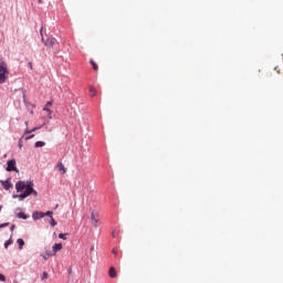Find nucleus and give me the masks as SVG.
Instances as JSON below:
<instances>
[{
	"mask_svg": "<svg viewBox=\"0 0 283 283\" xmlns=\"http://www.w3.org/2000/svg\"><path fill=\"white\" fill-rule=\"evenodd\" d=\"M15 189L20 195H14L13 198H19L20 200H25V198H28V196H32V193L33 196H38L32 181H18L15 184Z\"/></svg>",
	"mask_w": 283,
	"mask_h": 283,
	"instance_id": "f257e3e1",
	"label": "nucleus"
},
{
	"mask_svg": "<svg viewBox=\"0 0 283 283\" xmlns=\"http://www.w3.org/2000/svg\"><path fill=\"white\" fill-rule=\"evenodd\" d=\"M8 76H10V71H8V63L0 60V85H3L8 81Z\"/></svg>",
	"mask_w": 283,
	"mask_h": 283,
	"instance_id": "f03ea898",
	"label": "nucleus"
},
{
	"mask_svg": "<svg viewBox=\"0 0 283 283\" xmlns=\"http://www.w3.org/2000/svg\"><path fill=\"white\" fill-rule=\"evenodd\" d=\"M91 221L92 226L95 227V229L98 227V222H101V214H98V211L91 209Z\"/></svg>",
	"mask_w": 283,
	"mask_h": 283,
	"instance_id": "7ed1b4c3",
	"label": "nucleus"
},
{
	"mask_svg": "<svg viewBox=\"0 0 283 283\" xmlns=\"http://www.w3.org/2000/svg\"><path fill=\"white\" fill-rule=\"evenodd\" d=\"M45 216H48L49 218H52V216H54L53 211H46V212H40V211H35L32 214L33 220H41V218H45Z\"/></svg>",
	"mask_w": 283,
	"mask_h": 283,
	"instance_id": "20e7f679",
	"label": "nucleus"
},
{
	"mask_svg": "<svg viewBox=\"0 0 283 283\" xmlns=\"http://www.w3.org/2000/svg\"><path fill=\"white\" fill-rule=\"evenodd\" d=\"M7 171H15L19 174V169L17 168V160L11 159L7 163Z\"/></svg>",
	"mask_w": 283,
	"mask_h": 283,
	"instance_id": "39448f33",
	"label": "nucleus"
},
{
	"mask_svg": "<svg viewBox=\"0 0 283 283\" xmlns=\"http://www.w3.org/2000/svg\"><path fill=\"white\" fill-rule=\"evenodd\" d=\"M63 249V243H55L53 245V251L46 252V255L52 256V255H56V253H59V251H61Z\"/></svg>",
	"mask_w": 283,
	"mask_h": 283,
	"instance_id": "423d86ee",
	"label": "nucleus"
},
{
	"mask_svg": "<svg viewBox=\"0 0 283 283\" xmlns=\"http://www.w3.org/2000/svg\"><path fill=\"white\" fill-rule=\"evenodd\" d=\"M42 41L44 42V45H46V48H54L55 43H56V39L54 38H49V39H44L42 35Z\"/></svg>",
	"mask_w": 283,
	"mask_h": 283,
	"instance_id": "0eeeda50",
	"label": "nucleus"
},
{
	"mask_svg": "<svg viewBox=\"0 0 283 283\" xmlns=\"http://www.w3.org/2000/svg\"><path fill=\"white\" fill-rule=\"evenodd\" d=\"M1 185L6 191H9V189H12V182H10V179H7L6 181H1Z\"/></svg>",
	"mask_w": 283,
	"mask_h": 283,
	"instance_id": "6e6552de",
	"label": "nucleus"
},
{
	"mask_svg": "<svg viewBox=\"0 0 283 283\" xmlns=\"http://www.w3.org/2000/svg\"><path fill=\"white\" fill-rule=\"evenodd\" d=\"M57 169L62 172V175L67 174V168H65V165H63L61 161L57 164Z\"/></svg>",
	"mask_w": 283,
	"mask_h": 283,
	"instance_id": "1a4fd4ad",
	"label": "nucleus"
},
{
	"mask_svg": "<svg viewBox=\"0 0 283 283\" xmlns=\"http://www.w3.org/2000/svg\"><path fill=\"white\" fill-rule=\"evenodd\" d=\"M108 275L109 277H116L117 273L114 266L109 268Z\"/></svg>",
	"mask_w": 283,
	"mask_h": 283,
	"instance_id": "9d476101",
	"label": "nucleus"
},
{
	"mask_svg": "<svg viewBox=\"0 0 283 283\" xmlns=\"http://www.w3.org/2000/svg\"><path fill=\"white\" fill-rule=\"evenodd\" d=\"M90 96L92 97V98H94V96H96V88H94V86H90Z\"/></svg>",
	"mask_w": 283,
	"mask_h": 283,
	"instance_id": "9b49d317",
	"label": "nucleus"
},
{
	"mask_svg": "<svg viewBox=\"0 0 283 283\" xmlns=\"http://www.w3.org/2000/svg\"><path fill=\"white\" fill-rule=\"evenodd\" d=\"M17 218H20V219H22V220H28V214H25V212H19V213L17 214Z\"/></svg>",
	"mask_w": 283,
	"mask_h": 283,
	"instance_id": "f8f14e48",
	"label": "nucleus"
},
{
	"mask_svg": "<svg viewBox=\"0 0 283 283\" xmlns=\"http://www.w3.org/2000/svg\"><path fill=\"white\" fill-rule=\"evenodd\" d=\"M17 243L19 244V249H23V247H25V241H23V239H18Z\"/></svg>",
	"mask_w": 283,
	"mask_h": 283,
	"instance_id": "ddd939ff",
	"label": "nucleus"
},
{
	"mask_svg": "<svg viewBox=\"0 0 283 283\" xmlns=\"http://www.w3.org/2000/svg\"><path fill=\"white\" fill-rule=\"evenodd\" d=\"M43 112H48L49 119L52 120V111L48 106L43 108Z\"/></svg>",
	"mask_w": 283,
	"mask_h": 283,
	"instance_id": "4468645a",
	"label": "nucleus"
},
{
	"mask_svg": "<svg viewBox=\"0 0 283 283\" xmlns=\"http://www.w3.org/2000/svg\"><path fill=\"white\" fill-rule=\"evenodd\" d=\"M91 65L93 66V70H95V72H98V64H96L94 60H91Z\"/></svg>",
	"mask_w": 283,
	"mask_h": 283,
	"instance_id": "2eb2a0df",
	"label": "nucleus"
},
{
	"mask_svg": "<svg viewBox=\"0 0 283 283\" xmlns=\"http://www.w3.org/2000/svg\"><path fill=\"white\" fill-rule=\"evenodd\" d=\"M38 129H41V126L40 127H34V128H32L31 130H25V134H32V133H34V132H38Z\"/></svg>",
	"mask_w": 283,
	"mask_h": 283,
	"instance_id": "dca6fc26",
	"label": "nucleus"
},
{
	"mask_svg": "<svg viewBox=\"0 0 283 283\" xmlns=\"http://www.w3.org/2000/svg\"><path fill=\"white\" fill-rule=\"evenodd\" d=\"M51 227H56V220H54V216L53 214H51Z\"/></svg>",
	"mask_w": 283,
	"mask_h": 283,
	"instance_id": "f3484780",
	"label": "nucleus"
},
{
	"mask_svg": "<svg viewBox=\"0 0 283 283\" xmlns=\"http://www.w3.org/2000/svg\"><path fill=\"white\" fill-rule=\"evenodd\" d=\"M35 147L39 148V147H45V143L44 142H36L35 143Z\"/></svg>",
	"mask_w": 283,
	"mask_h": 283,
	"instance_id": "a211bd4d",
	"label": "nucleus"
},
{
	"mask_svg": "<svg viewBox=\"0 0 283 283\" xmlns=\"http://www.w3.org/2000/svg\"><path fill=\"white\" fill-rule=\"evenodd\" d=\"M12 244V239H9L8 241L4 242V249H8Z\"/></svg>",
	"mask_w": 283,
	"mask_h": 283,
	"instance_id": "6ab92c4d",
	"label": "nucleus"
},
{
	"mask_svg": "<svg viewBox=\"0 0 283 283\" xmlns=\"http://www.w3.org/2000/svg\"><path fill=\"white\" fill-rule=\"evenodd\" d=\"M32 138H34V135H29V136L24 137V140H32Z\"/></svg>",
	"mask_w": 283,
	"mask_h": 283,
	"instance_id": "aec40b11",
	"label": "nucleus"
},
{
	"mask_svg": "<svg viewBox=\"0 0 283 283\" xmlns=\"http://www.w3.org/2000/svg\"><path fill=\"white\" fill-rule=\"evenodd\" d=\"M48 277H49V274H48V272H43V276H42V280H48Z\"/></svg>",
	"mask_w": 283,
	"mask_h": 283,
	"instance_id": "412c9836",
	"label": "nucleus"
},
{
	"mask_svg": "<svg viewBox=\"0 0 283 283\" xmlns=\"http://www.w3.org/2000/svg\"><path fill=\"white\" fill-rule=\"evenodd\" d=\"M0 282H6V275L0 274Z\"/></svg>",
	"mask_w": 283,
	"mask_h": 283,
	"instance_id": "4be33fe9",
	"label": "nucleus"
},
{
	"mask_svg": "<svg viewBox=\"0 0 283 283\" xmlns=\"http://www.w3.org/2000/svg\"><path fill=\"white\" fill-rule=\"evenodd\" d=\"M3 227H10V223H2V224H0V229H3Z\"/></svg>",
	"mask_w": 283,
	"mask_h": 283,
	"instance_id": "5701e85b",
	"label": "nucleus"
},
{
	"mask_svg": "<svg viewBox=\"0 0 283 283\" xmlns=\"http://www.w3.org/2000/svg\"><path fill=\"white\" fill-rule=\"evenodd\" d=\"M59 238H60L61 240H65V234H64V233H60V234H59Z\"/></svg>",
	"mask_w": 283,
	"mask_h": 283,
	"instance_id": "b1692460",
	"label": "nucleus"
},
{
	"mask_svg": "<svg viewBox=\"0 0 283 283\" xmlns=\"http://www.w3.org/2000/svg\"><path fill=\"white\" fill-rule=\"evenodd\" d=\"M51 105H52V101L48 102L45 106L50 107Z\"/></svg>",
	"mask_w": 283,
	"mask_h": 283,
	"instance_id": "393cba45",
	"label": "nucleus"
},
{
	"mask_svg": "<svg viewBox=\"0 0 283 283\" xmlns=\"http://www.w3.org/2000/svg\"><path fill=\"white\" fill-rule=\"evenodd\" d=\"M113 253H114V255H117L118 251H116V249H113Z\"/></svg>",
	"mask_w": 283,
	"mask_h": 283,
	"instance_id": "a878e982",
	"label": "nucleus"
},
{
	"mask_svg": "<svg viewBox=\"0 0 283 283\" xmlns=\"http://www.w3.org/2000/svg\"><path fill=\"white\" fill-rule=\"evenodd\" d=\"M42 256H43V260H48V258H50L48 254L45 255L42 254Z\"/></svg>",
	"mask_w": 283,
	"mask_h": 283,
	"instance_id": "bb28decb",
	"label": "nucleus"
},
{
	"mask_svg": "<svg viewBox=\"0 0 283 283\" xmlns=\"http://www.w3.org/2000/svg\"><path fill=\"white\" fill-rule=\"evenodd\" d=\"M21 147H23V144L19 142V148L21 149Z\"/></svg>",
	"mask_w": 283,
	"mask_h": 283,
	"instance_id": "cd10ccee",
	"label": "nucleus"
},
{
	"mask_svg": "<svg viewBox=\"0 0 283 283\" xmlns=\"http://www.w3.org/2000/svg\"><path fill=\"white\" fill-rule=\"evenodd\" d=\"M29 67H31V69H32V62H30V63H29Z\"/></svg>",
	"mask_w": 283,
	"mask_h": 283,
	"instance_id": "c85d7f7f",
	"label": "nucleus"
},
{
	"mask_svg": "<svg viewBox=\"0 0 283 283\" xmlns=\"http://www.w3.org/2000/svg\"><path fill=\"white\" fill-rule=\"evenodd\" d=\"M39 3H43V0H38Z\"/></svg>",
	"mask_w": 283,
	"mask_h": 283,
	"instance_id": "c756f323",
	"label": "nucleus"
},
{
	"mask_svg": "<svg viewBox=\"0 0 283 283\" xmlns=\"http://www.w3.org/2000/svg\"><path fill=\"white\" fill-rule=\"evenodd\" d=\"M40 32H41V35L43 36V29H41V31H40Z\"/></svg>",
	"mask_w": 283,
	"mask_h": 283,
	"instance_id": "7c9ffc66",
	"label": "nucleus"
},
{
	"mask_svg": "<svg viewBox=\"0 0 283 283\" xmlns=\"http://www.w3.org/2000/svg\"><path fill=\"white\" fill-rule=\"evenodd\" d=\"M11 231H14V226L11 227Z\"/></svg>",
	"mask_w": 283,
	"mask_h": 283,
	"instance_id": "2f4dec72",
	"label": "nucleus"
},
{
	"mask_svg": "<svg viewBox=\"0 0 283 283\" xmlns=\"http://www.w3.org/2000/svg\"><path fill=\"white\" fill-rule=\"evenodd\" d=\"M91 251H94V245L91 247Z\"/></svg>",
	"mask_w": 283,
	"mask_h": 283,
	"instance_id": "473e14b6",
	"label": "nucleus"
}]
</instances>
